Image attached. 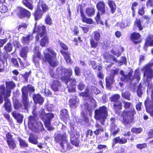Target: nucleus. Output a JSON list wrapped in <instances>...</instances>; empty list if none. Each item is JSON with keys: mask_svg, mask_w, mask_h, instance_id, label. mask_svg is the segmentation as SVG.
I'll list each match as a JSON object with an SVG mask.
<instances>
[{"mask_svg": "<svg viewBox=\"0 0 153 153\" xmlns=\"http://www.w3.org/2000/svg\"><path fill=\"white\" fill-rule=\"evenodd\" d=\"M113 107L115 113L123 118L122 121L124 125H127L134 122V115L136 112L134 107L131 108L130 110H124L121 112L119 111L122 108V105L120 102L114 103Z\"/></svg>", "mask_w": 153, "mask_h": 153, "instance_id": "f257e3e1", "label": "nucleus"}, {"mask_svg": "<svg viewBox=\"0 0 153 153\" xmlns=\"http://www.w3.org/2000/svg\"><path fill=\"white\" fill-rule=\"evenodd\" d=\"M47 51L49 53H45L44 54V58L42 59L43 63H49V65L53 67H56L58 65V62L56 60L57 53L54 50L51 48L46 49Z\"/></svg>", "mask_w": 153, "mask_h": 153, "instance_id": "f03ea898", "label": "nucleus"}, {"mask_svg": "<svg viewBox=\"0 0 153 153\" xmlns=\"http://www.w3.org/2000/svg\"><path fill=\"white\" fill-rule=\"evenodd\" d=\"M39 116L43 121L44 124L48 131L53 130L54 128L51 126L52 119L54 117L53 114L51 113H46L45 109L42 108L39 112Z\"/></svg>", "mask_w": 153, "mask_h": 153, "instance_id": "7ed1b4c3", "label": "nucleus"}, {"mask_svg": "<svg viewBox=\"0 0 153 153\" xmlns=\"http://www.w3.org/2000/svg\"><path fill=\"white\" fill-rule=\"evenodd\" d=\"M133 71L131 70L127 74H125L123 71L121 70L120 71V74L121 75L120 79L123 82H130L131 83L134 78L139 79L140 78V72L138 71L135 70L134 76H133Z\"/></svg>", "mask_w": 153, "mask_h": 153, "instance_id": "20e7f679", "label": "nucleus"}, {"mask_svg": "<svg viewBox=\"0 0 153 153\" xmlns=\"http://www.w3.org/2000/svg\"><path fill=\"white\" fill-rule=\"evenodd\" d=\"M33 92L34 91V87L28 85L27 86H24L21 89L22 92V101L25 109H27L30 106V102L28 97V91Z\"/></svg>", "mask_w": 153, "mask_h": 153, "instance_id": "39448f33", "label": "nucleus"}, {"mask_svg": "<svg viewBox=\"0 0 153 153\" xmlns=\"http://www.w3.org/2000/svg\"><path fill=\"white\" fill-rule=\"evenodd\" d=\"M108 116L107 108L105 105L100 107L96 109V120H99L101 123L104 124V123Z\"/></svg>", "mask_w": 153, "mask_h": 153, "instance_id": "423d86ee", "label": "nucleus"}, {"mask_svg": "<svg viewBox=\"0 0 153 153\" xmlns=\"http://www.w3.org/2000/svg\"><path fill=\"white\" fill-rule=\"evenodd\" d=\"M40 6L42 10L40 8V6L38 5L36 9L33 13L34 19L36 21H38L41 19L44 13L48 11L49 10L48 6L45 3H42Z\"/></svg>", "mask_w": 153, "mask_h": 153, "instance_id": "0eeeda50", "label": "nucleus"}, {"mask_svg": "<svg viewBox=\"0 0 153 153\" xmlns=\"http://www.w3.org/2000/svg\"><path fill=\"white\" fill-rule=\"evenodd\" d=\"M15 12L17 16L20 19H29L31 16V13L29 10L21 6L17 7Z\"/></svg>", "mask_w": 153, "mask_h": 153, "instance_id": "6e6552de", "label": "nucleus"}, {"mask_svg": "<svg viewBox=\"0 0 153 153\" xmlns=\"http://www.w3.org/2000/svg\"><path fill=\"white\" fill-rule=\"evenodd\" d=\"M37 33L35 36L36 41L38 42L39 41V37H42L47 34L46 27L44 25L42 26L35 25L33 30V33Z\"/></svg>", "mask_w": 153, "mask_h": 153, "instance_id": "1a4fd4ad", "label": "nucleus"}, {"mask_svg": "<svg viewBox=\"0 0 153 153\" xmlns=\"http://www.w3.org/2000/svg\"><path fill=\"white\" fill-rule=\"evenodd\" d=\"M152 63H149L143 67L142 70L143 71V76L147 80L151 79L153 77V70L151 68L153 66Z\"/></svg>", "mask_w": 153, "mask_h": 153, "instance_id": "9d476101", "label": "nucleus"}, {"mask_svg": "<svg viewBox=\"0 0 153 153\" xmlns=\"http://www.w3.org/2000/svg\"><path fill=\"white\" fill-rule=\"evenodd\" d=\"M146 112L153 117V95H151V99L147 97L144 102Z\"/></svg>", "mask_w": 153, "mask_h": 153, "instance_id": "9b49d317", "label": "nucleus"}, {"mask_svg": "<svg viewBox=\"0 0 153 153\" xmlns=\"http://www.w3.org/2000/svg\"><path fill=\"white\" fill-rule=\"evenodd\" d=\"M79 11H80L82 21L83 22L89 24L93 23L94 22L91 19L86 17L84 14L83 6L81 4H79L77 7V11L78 12Z\"/></svg>", "mask_w": 153, "mask_h": 153, "instance_id": "f8f14e48", "label": "nucleus"}, {"mask_svg": "<svg viewBox=\"0 0 153 153\" xmlns=\"http://www.w3.org/2000/svg\"><path fill=\"white\" fill-rule=\"evenodd\" d=\"M119 69H111V71L110 74L107 76L105 78L106 85L107 87H109L114 82V78L116 75L117 74Z\"/></svg>", "mask_w": 153, "mask_h": 153, "instance_id": "ddd939ff", "label": "nucleus"}, {"mask_svg": "<svg viewBox=\"0 0 153 153\" xmlns=\"http://www.w3.org/2000/svg\"><path fill=\"white\" fill-rule=\"evenodd\" d=\"M6 88L4 84L1 85L0 87L3 86L5 88V92L6 93V96L7 97H10L11 96V90L13 89L16 87L15 83L12 81H6L5 82Z\"/></svg>", "mask_w": 153, "mask_h": 153, "instance_id": "4468645a", "label": "nucleus"}, {"mask_svg": "<svg viewBox=\"0 0 153 153\" xmlns=\"http://www.w3.org/2000/svg\"><path fill=\"white\" fill-rule=\"evenodd\" d=\"M54 141L56 143H59L61 146L64 149L63 142L67 140V135L66 132L63 134L58 133L55 134L54 136Z\"/></svg>", "mask_w": 153, "mask_h": 153, "instance_id": "2eb2a0df", "label": "nucleus"}, {"mask_svg": "<svg viewBox=\"0 0 153 153\" xmlns=\"http://www.w3.org/2000/svg\"><path fill=\"white\" fill-rule=\"evenodd\" d=\"M70 137V142L73 145L78 147L80 143V135L77 131L71 133H69Z\"/></svg>", "mask_w": 153, "mask_h": 153, "instance_id": "dca6fc26", "label": "nucleus"}, {"mask_svg": "<svg viewBox=\"0 0 153 153\" xmlns=\"http://www.w3.org/2000/svg\"><path fill=\"white\" fill-rule=\"evenodd\" d=\"M6 142L10 149H14L16 147L15 141L13 139V135L11 133L8 132L6 135Z\"/></svg>", "mask_w": 153, "mask_h": 153, "instance_id": "f3484780", "label": "nucleus"}, {"mask_svg": "<svg viewBox=\"0 0 153 153\" xmlns=\"http://www.w3.org/2000/svg\"><path fill=\"white\" fill-rule=\"evenodd\" d=\"M68 82H69V85L68 87V91L70 93L75 92L77 82L76 79L70 77L68 78L66 81V84H67Z\"/></svg>", "mask_w": 153, "mask_h": 153, "instance_id": "a211bd4d", "label": "nucleus"}, {"mask_svg": "<svg viewBox=\"0 0 153 153\" xmlns=\"http://www.w3.org/2000/svg\"><path fill=\"white\" fill-rule=\"evenodd\" d=\"M141 36L139 33L133 32L130 36V38L134 43L135 44L140 43L142 41Z\"/></svg>", "mask_w": 153, "mask_h": 153, "instance_id": "6ab92c4d", "label": "nucleus"}, {"mask_svg": "<svg viewBox=\"0 0 153 153\" xmlns=\"http://www.w3.org/2000/svg\"><path fill=\"white\" fill-rule=\"evenodd\" d=\"M50 86L51 89L55 92L59 90L62 87V84L60 81L58 80H53L50 84Z\"/></svg>", "mask_w": 153, "mask_h": 153, "instance_id": "aec40b11", "label": "nucleus"}, {"mask_svg": "<svg viewBox=\"0 0 153 153\" xmlns=\"http://www.w3.org/2000/svg\"><path fill=\"white\" fill-rule=\"evenodd\" d=\"M105 4L104 2L102 1H100L96 4V7L98 10L97 13L102 15L105 13Z\"/></svg>", "mask_w": 153, "mask_h": 153, "instance_id": "412c9836", "label": "nucleus"}, {"mask_svg": "<svg viewBox=\"0 0 153 153\" xmlns=\"http://www.w3.org/2000/svg\"><path fill=\"white\" fill-rule=\"evenodd\" d=\"M69 117L68 110L65 108L62 109L60 111V118L65 123H66L67 119Z\"/></svg>", "mask_w": 153, "mask_h": 153, "instance_id": "4be33fe9", "label": "nucleus"}, {"mask_svg": "<svg viewBox=\"0 0 153 153\" xmlns=\"http://www.w3.org/2000/svg\"><path fill=\"white\" fill-rule=\"evenodd\" d=\"M41 52L39 51L34 53L33 58V61L35 65H39V60L41 59Z\"/></svg>", "mask_w": 153, "mask_h": 153, "instance_id": "5701e85b", "label": "nucleus"}, {"mask_svg": "<svg viewBox=\"0 0 153 153\" xmlns=\"http://www.w3.org/2000/svg\"><path fill=\"white\" fill-rule=\"evenodd\" d=\"M134 30H135L136 28H137L139 31L143 30L144 28V25H143L142 21L140 19L136 18L135 19L134 22Z\"/></svg>", "mask_w": 153, "mask_h": 153, "instance_id": "b1692460", "label": "nucleus"}, {"mask_svg": "<svg viewBox=\"0 0 153 153\" xmlns=\"http://www.w3.org/2000/svg\"><path fill=\"white\" fill-rule=\"evenodd\" d=\"M60 51L67 63L69 64L72 63L70 57L71 54L69 51H66L63 50H60Z\"/></svg>", "mask_w": 153, "mask_h": 153, "instance_id": "393cba45", "label": "nucleus"}, {"mask_svg": "<svg viewBox=\"0 0 153 153\" xmlns=\"http://www.w3.org/2000/svg\"><path fill=\"white\" fill-rule=\"evenodd\" d=\"M33 97L34 102L36 104H39L40 105H42L44 102L43 98L39 94H33Z\"/></svg>", "mask_w": 153, "mask_h": 153, "instance_id": "a878e982", "label": "nucleus"}, {"mask_svg": "<svg viewBox=\"0 0 153 153\" xmlns=\"http://www.w3.org/2000/svg\"><path fill=\"white\" fill-rule=\"evenodd\" d=\"M39 41V42L40 45L44 47L47 45L49 42V38L47 34L44 36Z\"/></svg>", "mask_w": 153, "mask_h": 153, "instance_id": "bb28decb", "label": "nucleus"}, {"mask_svg": "<svg viewBox=\"0 0 153 153\" xmlns=\"http://www.w3.org/2000/svg\"><path fill=\"white\" fill-rule=\"evenodd\" d=\"M144 46L146 47L153 46V35H149L146 39Z\"/></svg>", "mask_w": 153, "mask_h": 153, "instance_id": "cd10ccee", "label": "nucleus"}, {"mask_svg": "<svg viewBox=\"0 0 153 153\" xmlns=\"http://www.w3.org/2000/svg\"><path fill=\"white\" fill-rule=\"evenodd\" d=\"M33 39V33L29 34L26 36H23L21 39V41L24 44L29 43L30 41Z\"/></svg>", "mask_w": 153, "mask_h": 153, "instance_id": "c85d7f7f", "label": "nucleus"}, {"mask_svg": "<svg viewBox=\"0 0 153 153\" xmlns=\"http://www.w3.org/2000/svg\"><path fill=\"white\" fill-rule=\"evenodd\" d=\"M4 105L5 110L7 112L9 113L12 111V108L11 102L10 99L8 98L5 99Z\"/></svg>", "mask_w": 153, "mask_h": 153, "instance_id": "c756f323", "label": "nucleus"}, {"mask_svg": "<svg viewBox=\"0 0 153 153\" xmlns=\"http://www.w3.org/2000/svg\"><path fill=\"white\" fill-rule=\"evenodd\" d=\"M12 114L17 122L20 123H21L22 122L23 118V116L22 115L16 113L15 111H13Z\"/></svg>", "mask_w": 153, "mask_h": 153, "instance_id": "7c9ffc66", "label": "nucleus"}, {"mask_svg": "<svg viewBox=\"0 0 153 153\" xmlns=\"http://www.w3.org/2000/svg\"><path fill=\"white\" fill-rule=\"evenodd\" d=\"M5 89L3 86L0 87V104H1L3 101V96L4 100L9 97H7L6 96V93L5 92Z\"/></svg>", "mask_w": 153, "mask_h": 153, "instance_id": "2f4dec72", "label": "nucleus"}, {"mask_svg": "<svg viewBox=\"0 0 153 153\" xmlns=\"http://www.w3.org/2000/svg\"><path fill=\"white\" fill-rule=\"evenodd\" d=\"M13 49V47L11 43H7L4 47V53H5L8 55V53L11 52L12 51Z\"/></svg>", "mask_w": 153, "mask_h": 153, "instance_id": "473e14b6", "label": "nucleus"}, {"mask_svg": "<svg viewBox=\"0 0 153 153\" xmlns=\"http://www.w3.org/2000/svg\"><path fill=\"white\" fill-rule=\"evenodd\" d=\"M28 52L27 47H24L20 50L19 54L20 56L25 59L27 57V53Z\"/></svg>", "mask_w": 153, "mask_h": 153, "instance_id": "72a5a7b5", "label": "nucleus"}, {"mask_svg": "<svg viewBox=\"0 0 153 153\" xmlns=\"http://www.w3.org/2000/svg\"><path fill=\"white\" fill-rule=\"evenodd\" d=\"M13 107L14 109L18 110L22 108V104L17 99H15L13 102Z\"/></svg>", "mask_w": 153, "mask_h": 153, "instance_id": "f704fd0d", "label": "nucleus"}, {"mask_svg": "<svg viewBox=\"0 0 153 153\" xmlns=\"http://www.w3.org/2000/svg\"><path fill=\"white\" fill-rule=\"evenodd\" d=\"M37 114H34L33 116H30L28 119V125L29 126H30L32 127H33L34 123L36 122Z\"/></svg>", "mask_w": 153, "mask_h": 153, "instance_id": "c9c22d12", "label": "nucleus"}, {"mask_svg": "<svg viewBox=\"0 0 153 153\" xmlns=\"http://www.w3.org/2000/svg\"><path fill=\"white\" fill-rule=\"evenodd\" d=\"M22 3L28 9L31 10H33L34 7L32 3L30 2V0H22Z\"/></svg>", "mask_w": 153, "mask_h": 153, "instance_id": "e433bc0d", "label": "nucleus"}, {"mask_svg": "<svg viewBox=\"0 0 153 153\" xmlns=\"http://www.w3.org/2000/svg\"><path fill=\"white\" fill-rule=\"evenodd\" d=\"M68 104L71 108H75L77 106L78 103L75 99H71L69 100Z\"/></svg>", "mask_w": 153, "mask_h": 153, "instance_id": "4c0bfd02", "label": "nucleus"}, {"mask_svg": "<svg viewBox=\"0 0 153 153\" xmlns=\"http://www.w3.org/2000/svg\"><path fill=\"white\" fill-rule=\"evenodd\" d=\"M5 2V0H0V12L2 13H6L8 10L7 7L3 4Z\"/></svg>", "mask_w": 153, "mask_h": 153, "instance_id": "58836bf2", "label": "nucleus"}, {"mask_svg": "<svg viewBox=\"0 0 153 153\" xmlns=\"http://www.w3.org/2000/svg\"><path fill=\"white\" fill-rule=\"evenodd\" d=\"M120 96L118 94H115L113 95L110 98L111 102H113L114 103H117L120 99Z\"/></svg>", "mask_w": 153, "mask_h": 153, "instance_id": "ea45409f", "label": "nucleus"}, {"mask_svg": "<svg viewBox=\"0 0 153 153\" xmlns=\"http://www.w3.org/2000/svg\"><path fill=\"white\" fill-rule=\"evenodd\" d=\"M20 146L22 148H27L28 146V143L26 142L25 140L22 139L21 137L18 138Z\"/></svg>", "mask_w": 153, "mask_h": 153, "instance_id": "a19ab883", "label": "nucleus"}, {"mask_svg": "<svg viewBox=\"0 0 153 153\" xmlns=\"http://www.w3.org/2000/svg\"><path fill=\"white\" fill-rule=\"evenodd\" d=\"M65 74L66 75V77L68 78H70L73 74V71L72 69L70 68H64L62 69Z\"/></svg>", "mask_w": 153, "mask_h": 153, "instance_id": "79ce46f5", "label": "nucleus"}, {"mask_svg": "<svg viewBox=\"0 0 153 153\" xmlns=\"http://www.w3.org/2000/svg\"><path fill=\"white\" fill-rule=\"evenodd\" d=\"M28 140L29 142L32 144L36 145L38 143L37 138L35 137L33 135H30Z\"/></svg>", "mask_w": 153, "mask_h": 153, "instance_id": "37998d69", "label": "nucleus"}, {"mask_svg": "<svg viewBox=\"0 0 153 153\" xmlns=\"http://www.w3.org/2000/svg\"><path fill=\"white\" fill-rule=\"evenodd\" d=\"M85 12L87 16L90 17L94 14L95 10L93 8H87L86 9Z\"/></svg>", "mask_w": 153, "mask_h": 153, "instance_id": "c03bdc74", "label": "nucleus"}, {"mask_svg": "<svg viewBox=\"0 0 153 153\" xmlns=\"http://www.w3.org/2000/svg\"><path fill=\"white\" fill-rule=\"evenodd\" d=\"M45 22L47 25H51L53 24L52 21L50 16L49 14L46 15L45 19Z\"/></svg>", "mask_w": 153, "mask_h": 153, "instance_id": "a18cd8bd", "label": "nucleus"}, {"mask_svg": "<svg viewBox=\"0 0 153 153\" xmlns=\"http://www.w3.org/2000/svg\"><path fill=\"white\" fill-rule=\"evenodd\" d=\"M95 40H96L95 33H94V37H91L90 40L91 47L92 48H96V42H95Z\"/></svg>", "mask_w": 153, "mask_h": 153, "instance_id": "49530a36", "label": "nucleus"}, {"mask_svg": "<svg viewBox=\"0 0 153 153\" xmlns=\"http://www.w3.org/2000/svg\"><path fill=\"white\" fill-rule=\"evenodd\" d=\"M138 4L137 2L134 1L133 3L131 5V9L132 11V16L134 17L135 16V7L138 6Z\"/></svg>", "mask_w": 153, "mask_h": 153, "instance_id": "de8ad7c7", "label": "nucleus"}, {"mask_svg": "<svg viewBox=\"0 0 153 153\" xmlns=\"http://www.w3.org/2000/svg\"><path fill=\"white\" fill-rule=\"evenodd\" d=\"M142 131L143 129L140 127L138 128L132 127L131 129V132L135 134L140 133Z\"/></svg>", "mask_w": 153, "mask_h": 153, "instance_id": "09e8293b", "label": "nucleus"}, {"mask_svg": "<svg viewBox=\"0 0 153 153\" xmlns=\"http://www.w3.org/2000/svg\"><path fill=\"white\" fill-rule=\"evenodd\" d=\"M122 96L123 98L127 100H131V94L130 93L126 91L122 93Z\"/></svg>", "mask_w": 153, "mask_h": 153, "instance_id": "8fccbe9b", "label": "nucleus"}, {"mask_svg": "<svg viewBox=\"0 0 153 153\" xmlns=\"http://www.w3.org/2000/svg\"><path fill=\"white\" fill-rule=\"evenodd\" d=\"M11 62L13 66L17 68L19 67L18 62L16 58L13 57L11 59Z\"/></svg>", "mask_w": 153, "mask_h": 153, "instance_id": "3c124183", "label": "nucleus"}, {"mask_svg": "<svg viewBox=\"0 0 153 153\" xmlns=\"http://www.w3.org/2000/svg\"><path fill=\"white\" fill-rule=\"evenodd\" d=\"M31 71H30L28 72H26L24 74L22 75V77L24 78L25 80L24 82L25 83L27 82H28V77L29 76L30 74Z\"/></svg>", "mask_w": 153, "mask_h": 153, "instance_id": "603ef678", "label": "nucleus"}, {"mask_svg": "<svg viewBox=\"0 0 153 153\" xmlns=\"http://www.w3.org/2000/svg\"><path fill=\"white\" fill-rule=\"evenodd\" d=\"M137 149L140 150H142L143 149L146 148L147 144L146 143H143L141 144H138L136 145Z\"/></svg>", "mask_w": 153, "mask_h": 153, "instance_id": "864d4df0", "label": "nucleus"}, {"mask_svg": "<svg viewBox=\"0 0 153 153\" xmlns=\"http://www.w3.org/2000/svg\"><path fill=\"white\" fill-rule=\"evenodd\" d=\"M89 89L88 88H87L85 89L84 92H82L80 93V95L82 97H88V98L89 96Z\"/></svg>", "mask_w": 153, "mask_h": 153, "instance_id": "5fc2aeb1", "label": "nucleus"}, {"mask_svg": "<svg viewBox=\"0 0 153 153\" xmlns=\"http://www.w3.org/2000/svg\"><path fill=\"white\" fill-rule=\"evenodd\" d=\"M27 27V25L25 23H22L21 24L17 26L16 28L19 31H20L21 28L26 29Z\"/></svg>", "mask_w": 153, "mask_h": 153, "instance_id": "6e6d98bb", "label": "nucleus"}, {"mask_svg": "<svg viewBox=\"0 0 153 153\" xmlns=\"http://www.w3.org/2000/svg\"><path fill=\"white\" fill-rule=\"evenodd\" d=\"M100 14L97 13L96 15V22L97 24H100L101 25H104L103 22L101 20L100 18Z\"/></svg>", "mask_w": 153, "mask_h": 153, "instance_id": "4d7b16f0", "label": "nucleus"}, {"mask_svg": "<svg viewBox=\"0 0 153 153\" xmlns=\"http://www.w3.org/2000/svg\"><path fill=\"white\" fill-rule=\"evenodd\" d=\"M142 86L140 84L137 86V94L138 97H141L143 94V92L141 89Z\"/></svg>", "mask_w": 153, "mask_h": 153, "instance_id": "13d9d810", "label": "nucleus"}, {"mask_svg": "<svg viewBox=\"0 0 153 153\" xmlns=\"http://www.w3.org/2000/svg\"><path fill=\"white\" fill-rule=\"evenodd\" d=\"M75 75L77 76H79L81 74V70L80 68L78 66H76L74 69Z\"/></svg>", "mask_w": 153, "mask_h": 153, "instance_id": "bf43d9fd", "label": "nucleus"}, {"mask_svg": "<svg viewBox=\"0 0 153 153\" xmlns=\"http://www.w3.org/2000/svg\"><path fill=\"white\" fill-rule=\"evenodd\" d=\"M58 43H59V45L61 46V48L62 49V50L64 51H66L68 50V47L65 44L62 42H61L59 40L58 41Z\"/></svg>", "mask_w": 153, "mask_h": 153, "instance_id": "052dcab7", "label": "nucleus"}, {"mask_svg": "<svg viewBox=\"0 0 153 153\" xmlns=\"http://www.w3.org/2000/svg\"><path fill=\"white\" fill-rule=\"evenodd\" d=\"M96 127L97 128L96 129V135L99 134L100 132H102L104 131L103 128L99 125L96 124Z\"/></svg>", "mask_w": 153, "mask_h": 153, "instance_id": "680f3d73", "label": "nucleus"}, {"mask_svg": "<svg viewBox=\"0 0 153 153\" xmlns=\"http://www.w3.org/2000/svg\"><path fill=\"white\" fill-rule=\"evenodd\" d=\"M145 7H142L141 8H139L138 11V14L141 16H143L145 13Z\"/></svg>", "mask_w": 153, "mask_h": 153, "instance_id": "e2e57ef3", "label": "nucleus"}, {"mask_svg": "<svg viewBox=\"0 0 153 153\" xmlns=\"http://www.w3.org/2000/svg\"><path fill=\"white\" fill-rule=\"evenodd\" d=\"M132 105L131 103L128 102H124V107L126 109L130 108V106Z\"/></svg>", "mask_w": 153, "mask_h": 153, "instance_id": "0e129e2a", "label": "nucleus"}, {"mask_svg": "<svg viewBox=\"0 0 153 153\" xmlns=\"http://www.w3.org/2000/svg\"><path fill=\"white\" fill-rule=\"evenodd\" d=\"M142 103L141 102H139L136 104L135 108L137 111H140L142 109Z\"/></svg>", "mask_w": 153, "mask_h": 153, "instance_id": "69168bd1", "label": "nucleus"}, {"mask_svg": "<svg viewBox=\"0 0 153 153\" xmlns=\"http://www.w3.org/2000/svg\"><path fill=\"white\" fill-rule=\"evenodd\" d=\"M8 38H5L3 39H0V48L3 47V45L7 41Z\"/></svg>", "mask_w": 153, "mask_h": 153, "instance_id": "338daca9", "label": "nucleus"}, {"mask_svg": "<svg viewBox=\"0 0 153 153\" xmlns=\"http://www.w3.org/2000/svg\"><path fill=\"white\" fill-rule=\"evenodd\" d=\"M147 7H153V0H148L146 3Z\"/></svg>", "mask_w": 153, "mask_h": 153, "instance_id": "774afa93", "label": "nucleus"}]
</instances>
